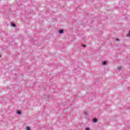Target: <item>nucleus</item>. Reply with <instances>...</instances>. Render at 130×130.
<instances>
[{"instance_id":"obj_1","label":"nucleus","mask_w":130,"mask_h":130,"mask_svg":"<svg viewBox=\"0 0 130 130\" xmlns=\"http://www.w3.org/2000/svg\"><path fill=\"white\" fill-rule=\"evenodd\" d=\"M59 34H63V29H60L58 31Z\"/></svg>"},{"instance_id":"obj_2","label":"nucleus","mask_w":130,"mask_h":130,"mask_svg":"<svg viewBox=\"0 0 130 130\" xmlns=\"http://www.w3.org/2000/svg\"><path fill=\"white\" fill-rule=\"evenodd\" d=\"M97 121H98V120L96 118H94L93 119V122H97Z\"/></svg>"},{"instance_id":"obj_3","label":"nucleus","mask_w":130,"mask_h":130,"mask_svg":"<svg viewBox=\"0 0 130 130\" xmlns=\"http://www.w3.org/2000/svg\"><path fill=\"white\" fill-rule=\"evenodd\" d=\"M11 25L12 27H16V24H15L14 23H11Z\"/></svg>"},{"instance_id":"obj_4","label":"nucleus","mask_w":130,"mask_h":130,"mask_svg":"<svg viewBox=\"0 0 130 130\" xmlns=\"http://www.w3.org/2000/svg\"><path fill=\"white\" fill-rule=\"evenodd\" d=\"M126 36L127 37H130V30L128 31V32L127 33V34L126 35Z\"/></svg>"},{"instance_id":"obj_5","label":"nucleus","mask_w":130,"mask_h":130,"mask_svg":"<svg viewBox=\"0 0 130 130\" xmlns=\"http://www.w3.org/2000/svg\"><path fill=\"white\" fill-rule=\"evenodd\" d=\"M103 66H105V64H106V61H103Z\"/></svg>"},{"instance_id":"obj_6","label":"nucleus","mask_w":130,"mask_h":130,"mask_svg":"<svg viewBox=\"0 0 130 130\" xmlns=\"http://www.w3.org/2000/svg\"><path fill=\"white\" fill-rule=\"evenodd\" d=\"M115 40H116V41H118V42H119V41H120V40H119V39H117V38H116L115 39Z\"/></svg>"},{"instance_id":"obj_7","label":"nucleus","mask_w":130,"mask_h":130,"mask_svg":"<svg viewBox=\"0 0 130 130\" xmlns=\"http://www.w3.org/2000/svg\"><path fill=\"white\" fill-rule=\"evenodd\" d=\"M118 70H121V66H119L117 67Z\"/></svg>"},{"instance_id":"obj_8","label":"nucleus","mask_w":130,"mask_h":130,"mask_svg":"<svg viewBox=\"0 0 130 130\" xmlns=\"http://www.w3.org/2000/svg\"><path fill=\"white\" fill-rule=\"evenodd\" d=\"M82 47H83V48H86V45H82Z\"/></svg>"},{"instance_id":"obj_9","label":"nucleus","mask_w":130,"mask_h":130,"mask_svg":"<svg viewBox=\"0 0 130 130\" xmlns=\"http://www.w3.org/2000/svg\"><path fill=\"white\" fill-rule=\"evenodd\" d=\"M26 130H30V127H26Z\"/></svg>"},{"instance_id":"obj_10","label":"nucleus","mask_w":130,"mask_h":130,"mask_svg":"<svg viewBox=\"0 0 130 130\" xmlns=\"http://www.w3.org/2000/svg\"><path fill=\"white\" fill-rule=\"evenodd\" d=\"M17 113H18V114H21V112L20 111H18Z\"/></svg>"},{"instance_id":"obj_11","label":"nucleus","mask_w":130,"mask_h":130,"mask_svg":"<svg viewBox=\"0 0 130 130\" xmlns=\"http://www.w3.org/2000/svg\"><path fill=\"white\" fill-rule=\"evenodd\" d=\"M85 130H90V129L89 128H86Z\"/></svg>"},{"instance_id":"obj_12","label":"nucleus","mask_w":130,"mask_h":130,"mask_svg":"<svg viewBox=\"0 0 130 130\" xmlns=\"http://www.w3.org/2000/svg\"><path fill=\"white\" fill-rule=\"evenodd\" d=\"M2 57V56L0 55V57Z\"/></svg>"}]
</instances>
